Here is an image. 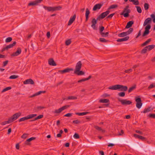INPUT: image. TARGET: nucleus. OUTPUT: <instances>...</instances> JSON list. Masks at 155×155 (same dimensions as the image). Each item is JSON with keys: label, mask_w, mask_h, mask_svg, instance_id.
<instances>
[{"label": "nucleus", "mask_w": 155, "mask_h": 155, "mask_svg": "<svg viewBox=\"0 0 155 155\" xmlns=\"http://www.w3.org/2000/svg\"><path fill=\"white\" fill-rule=\"evenodd\" d=\"M152 22L151 18H148L145 20L143 26H146L145 28V30L142 34V36L144 37L150 33L149 30L151 28V25H150Z\"/></svg>", "instance_id": "obj_1"}, {"label": "nucleus", "mask_w": 155, "mask_h": 155, "mask_svg": "<svg viewBox=\"0 0 155 155\" xmlns=\"http://www.w3.org/2000/svg\"><path fill=\"white\" fill-rule=\"evenodd\" d=\"M21 114L20 112H18L14 114L12 117L8 118V121H5L2 123L1 124V125H4L6 124L11 123L14 120L17 119L21 115Z\"/></svg>", "instance_id": "obj_2"}, {"label": "nucleus", "mask_w": 155, "mask_h": 155, "mask_svg": "<svg viewBox=\"0 0 155 155\" xmlns=\"http://www.w3.org/2000/svg\"><path fill=\"white\" fill-rule=\"evenodd\" d=\"M44 8L47 10L48 12H53L56 11H58L61 10L62 7L60 6L55 7H48L47 6H44Z\"/></svg>", "instance_id": "obj_3"}, {"label": "nucleus", "mask_w": 155, "mask_h": 155, "mask_svg": "<svg viewBox=\"0 0 155 155\" xmlns=\"http://www.w3.org/2000/svg\"><path fill=\"white\" fill-rule=\"evenodd\" d=\"M128 6H127L124 8L122 13L121 14V15H123L125 18L128 17L129 16V14L130 12V10L128 9Z\"/></svg>", "instance_id": "obj_4"}, {"label": "nucleus", "mask_w": 155, "mask_h": 155, "mask_svg": "<svg viewBox=\"0 0 155 155\" xmlns=\"http://www.w3.org/2000/svg\"><path fill=\"white\" fill-rule=\"evenodd\" d=\"M110 12V11L107 10V11L102 13L97 17V20H100L101 19L104 18L109 14Z\"/></svg>", "instance_id": "obj_5"}, {"label": "nucleus", "mask_w": 155, "mask_h": 155, "mask_svg": "<svg viewBox=\"0 0 155 155\" xmlns=\"http://www.w3.org/2000/svg\"><path fill=\"white\" fill-rule=\"evenodd\" d=\"M135 101L137 102L136 107L138 109L140 108L142 105V103L141 98L139 97H135Z\"/></svg>", "instance_id": "obj_6"}, {"label": "nucleus", "mask_w": 155, "mask_h": 155, "mask_svg": "<svg viewBox=\"0 0 155 155\" xmlns=\"http://www.w3.org/2000/svg\"><path fill=\"white\" fill-rule=\"evenodd\" d=\"M104 29V26H101L99 27V31L100 35H101V36L102 37H106L108 36L109 34L108 32H106L104 33L103 32V31Z\"/></svg>", "instance_id": "obj_7"}, {"label": "nucleus", "mask_w": 155, "mask_h": 155, "mask_svg": "<svg viewBox=\"0 0 155 155\" xmlns=\"http://www.w3.org/2000/svg\"><path fill=\"white\" fill-rule=\"evenodd\" d=\"M118 101L123 105H130L132 103L131 101L127 100L126 99H120V98H118Z\"/></svg>", "instance_id": "obj_8"}, {"label": "nucleus", "mask_w": 155, "mask_h": 155, "mask_svg": "<svg viewBox=\"0 0 155 155\" xmlns=\"http://www.w3.org/2000/svg\"><path fill=\"white\" fill-rule=\"evenodd\" d=\"M69 107V106L68 105L64 106L61 107L58 109L55 110L54 111V113L56 114L60 113H61L63 110L67 109V108Z\"/></svg>", "instance_id": "obj_9"}, {"label": "nucleus", "mask_w": 155, "mask_h": 155, "mask_svg": "<svg viewBox=\"0 0 155 155\" xmlns=\"http://www.w3.org/2000/svg\"><path fill=\"white\" fill-rule=\"evenodd\" d=\"M74 69L72 68H67L63 70H59L58 71V72L61 74H63L69 72L71 71H73Z\"/></svg>", "instance_id": "obj_10"}, {"label": "nucleus", "mask_w": 155, "mask_h": 155, "mask_svg": "<svg viewBox=\"0 0 155 155\" xmlns=\"http://www.w3.org/2000/svg\"><path fill=\"white\" fill-rule=\"evenodd\" d=\"M16 43V41H14L12 44H10L6 47H5V48H4L2 49V51L3 52L5 50H7L8 49L11 48H12L14 46H15Z\"/></svg>", "instance_id": "obj_11"}, {"label": "nucleus", "mask_w": 155, "mask_h": 155, "mask_svg": "<svg viewBox=\"0 0 155 155\" xmlns=\"http://www.w3.org/2000/svg\"><path fill=\"white\" fill-rule=\"evenodd\" d=\"M82 64L81 61H79L76 64L74 71H78L80 70L82 67Z\"/></svg>", "instance_id": "obj_12"}, {"label": "nucleus", "mask_w": 155, "mask_h": 155, "mask_svg": "<svg viewBox=\"0 0 155 155\" xmlns=\"http://www.w3.org/2000/svg\"><path fill=\"white\" fill-rule=\"evenodd\" d=\"M97 19H95V18H93L92 21H91V23H92V25H91V27L94 30H97V27H96V24L97 23Z\"/></svg>", "instance_id": "obj_13"}, {"label": "nucleus", "mask_w": 155, "mask_h": 155, "mask_svg": "<svg viewBox=\"0 0 155 155\" xmlns=\"http://www.w3.org/2000/svg\"><path fill=\"white\" fill-rule=\"evenodd\" d=\"M118 89L121 91H126L127 90V87L126 86L118 84Z\"/></svg>", "instance_id": "obj_14"}, {"label": "nucleus", "mask_w": 155, "mask_h": 155, "mask_svg": "<svg viewBox=\"0 0 155 155\" xmlns=\"http://www.w3.org/2000/svg\"><path fill=\"white\" fill-rule=\"evenodd\" d=\"M103 5V3H99L96 4L94 7L93 10L94 11H96L97 9H100Z\"/></svg>", "instance_id": "obj_15"}, {"label": "nucleus", "mask_w": 155, "mask_h": 155, "mask_svg": "<svg viewBox=\"0 0 155 155\" xmlns=\"http://www.w3.org/2000/svg\"><path fill=\"white\" fill-rule=\"evenodd\" d=\"M21 52V49L20 48H18L16 51L13 53L12 55V56H16L20 54Z\"/></svg>", "instance_id": "obj_16"}, {"label": "nucleus", "mask_w": 155, "mask_h": 155, "mask_svg": "<svg viewBox=\"0 0 155 155\" xmlns=\"http://www.w3.org/2000/svg\"><path fill=\"white\" fill-rule=\"evenodd\" d=\"M76 17L75 14H74L72 17H71L68 23V25H71L74 21Z\"/></svg>", "instance_id": "obj_17"}, {"label": "nucleus", "mask_w": 155, "mask_h": 155, "mask_svg": "<svg viewBox=\"0 0 155 155\" xmlns=\"http://www.w3.org/2000/svg\"><path fill=\"white\" fill-rule=\"evenodd\" d=\"M46 92V91H40L39 92H37V93H35V94H33L32 95L29 96L28 97V98H31L35 97L37 96L39 94H40L41 93H45Z\"/></svg>", "instance_id": "obj_18"}, {"label": "nucleus", "mask_w": 155, "mask_h": 155, "mask_svg": "<svg viewBox=\"0 0 155 155\" xmlns=\"http://www.w3.org/2000/svg\"><path fill=\"white\" fill-rule=\"evenodd\" d=\"M23 84H34V82L32 79H27L24 81Z\"/></svg>", "instance_id": "obj_19"}, {"label": "nucleus", "mask_w": 155, "mask_h": 155, "mask_svg": "<svg viewBox=\"0 0 155 155\" xmlns=\"http://www.w3.org/2000/svg\"><path fill=\"white\" fill-rule=\"evenodd\" d=\"M129 38V36H127L122 38L118 39L117 40V41L118 42L124 41H127Z\"/></svg>", "instance_id": "obj_20"}, {"label": "nucleus", "mask_w": 155, "mask_h": 155, "mask_svg": "<svg viewBox=\"0 0 155 155\" xmlns=\"http://www.w3.org/2000/svg\"><path fill=\"white\" fill-rule=\"evenodd\" d=\"M90 12L89 10L87 8L86 10V13H85V21H87L88 20L89 18V15L90 13Z\"/></svg>", "instance_id": "obj_21"}, {"label": "nucleus", "mask_w": 155, "mask_h": 155, "mask_svg": "<svg viewBox=\"0 0 155 155\" xmlns=\"http://www.w3.org/2000/svg\"><path fill=\"white\" fill-rule=\"evenodd\" d=\"M48 64L52 66H56L57 65L56 64L52 58H50L49 59Z\"/></svg>", "instance_id": "obj_22"}, {"label": "nucleus", "mask_w": 155, "mask_h": 155, "mask_svg": "<svg viewBox=\"0 0 155 155\" xmlns=\"http://www.w3.org/2000/svg\"><path fill=\"white\" fill-rule=\"evenodd\" d=\"M134 23V22L133 21H129L127 23V24L125 27V28H130L132 26V25Z\"/></svg>", "instance_id": "obj_23"}, {"label": "nucleus", "mask_w": 155, "mask_h": 155, "mask_svg": "<svg viewBox=\"0 0 155 155\" xmlns=\"http://www.w3.org/2000/svg\"><path fill=\"white\" fill-rule=\"evenodd\" d=\"M108 89L111 90H118V84L112 85L108 87Z\"/></svg>", "instance_id": "obj_24"}, {"label": "nucleus", "mask_w": 155, "mask_h": 155, "mask_svg": "<svg viewBox=\"0 0 155 155\" xmlns=\"http://www.w3.org/2000/svg\"><path fill=\"white\" fill-rule=\"evenodd\" d=\"M74 74L78 75H82L84 74L85 73L84 71H82L79 70L78 71H74Z\"/></svg>", "instance_id": "obj_25"}, {"label": "nucleus", "mask_w": 155, "mask_h": 155, "mask_svg": "<svg viewBox=\"0 0 155 155\" xmlns=\"http://www.w3.org/2000/svg\"><path fill=\"white\" fill-rule=\"evenodd\" d=\"M36 138L35 137H31L26 140V141L25 142V144L27 145H28L29 144V142L31 141L32 140H34Z\"/></svg>", "instance_id": "obj_26"}, {"label": "nucleus", "mask_w": 155, "mask_h": 155, "mask_svg": "<svg viewBox=\"0 0 155 155\" xmlns=\"http://www.w3.org/2000/svg\"><path fill=\"white\" fill-rule=\"evenodd\" d=\"M91 78V75H90L89 77L86 78H83L81 80H79L78 81V83H81L82 82L84 81L89 80Z\"/></svg>", "instance_id": "obj_27"}, {"label": "nucleus", "mask_w": 155, "mask_h": 155, "mask_svg": "<svg viewBox=\"0 0 155 155\" xmlns=\"http://www.w3.org/2000/svg\"><path fill=\"white\" fill-rule=\"evenodd\" d=\"M45 107L42 106H38L34 107V110L36 112H38L40 110L45 108Z\"/></svg>", "instance_id": "obj_28"}, {"label": "nucleus", "mask_w": 155, "mask_h": 155, "mask_svg": "<svg viewBox=\"0 0 155 155\" xmlns=\"http://www.w3.org/2000/svg\"><path fill=\"white\" fill-rule=\"evenodd\" d=\"M77 99V97H76L74 96H69L68 97L64 99V100H76Z\"/></svg>", "instance_id": "obj_29"}, {"label": "nucleus", "mask_w": 155, "mask_h": 155, "mask_svg": "<svg viewBox=\"0 0 155 155\" xmlns=\"http://www.w3.org/2000/svg\"><path fill=\"white\" fill-rule=\"evenodd\" d=\"M99 102L100 103H109L110 101L109 100L106 99H100L99 101Z\"/></svg>", "instance_id": "obj_30"}, {"label": "nucleus", "mask_w": 155, "mask_h": 155, "mask_svg": "<svg viewBox=\"0 0 155 155\" xmlns=\"http://www.w3.org/2000/svg\"><path fill=\"white\" fill-rule=\"evenodd\" d=\"M44 117V115L42 114L40 115L39 116H38L37 117L35 118V119L33 120H30V121H35L36 120H37L39 119H40L42 118H43Z\"/></svg>", "instance_id": "obj_31"}, {"label": "nucleus", "mask_w": 155, "mask_h": 155, "mask_svg": "<svg viewBox=\"0 0 155 155\" xmlns=\"http://www.w3.org/2000/svg\"><path fill=\"white\" fill-rule=\"evenodd\" d=\"M89 113V112H83L81 113H76L75 114L79 116H83L86 114H87Z\"/></svg>", "instance_id": "obj_32"}, {"label": "nucleus", "mask_w": 155, "mask_h": 155, "mask_svg": "<svg viewBox=\"0 0 155 155\" xmlns=\"http://www.w3.org/2000/svg\"><path fill=\"white\" fill-rule=\"evenodd\" d=\"M94 127L95 129L101 131L103 133L105 131L104 130H103L101 127L98 126H94Z\"/></svg>", "instance_id": "obj_33"}, {"label": "nucleus", "mask_w": 155, "mask_h": 155, "mask_svg": "<svg viewBox=\"0 0 155 155\" xmlns=\"http://www.w3.org/2000/svg\"><path fill=\"white\" fill-rule=\"evenodd\" d=\"M37 116L36 114H31L27 115L26 117L27 119H30Z\"/></svg>", "instance_id": "obj_34"}, {"label": "nucleus", "mask_w": 155, "mask_h": 155, "mask_svg": "<svg viewBox=\"0 0 155 155\" xmlns=\"http://www.w3.org/2000/svg\"><path fill=\"white\" fill-rule=\"evenodd\" d=\"M127 35L126 32H123L120 33L118 35V36L119 37H122L126 36Z\"/></svg>", "instance_id": "obj_35"}, {"label": "nucleus", "mask_w": 155, "mask_h": 155, "mask_svg": "<svg viewBox=\"0 0 155 155\" xmlns=\"http://www.w3.org/2000/svg\"><path fill=\"white\" fill-rule=\"evenodd\" d=\"M129 1L133 2V4L135 5H138L139 4V2L138 0H129Z\"/></svg>", "instance_id": "obj_36"}, {"label": "nucleus", "mask_w": 155, "mask_h": 155, "mask_svg": "<svg viewBox=\"0 0 155 155\" xmlns=\"http://www.w3.org/2000/svg\"><path fill=\"white\" fill-rule=\"evenodd\" d=\"M118 7L117 5H110V7L108 8V10L109 11L110 9L115 8Z\"/></svg>", "instance_id": "obj_37"}, {"label": "nucleus", "mask_w": 155, "mask_h": 155, "mask_svg": "<svg viewBox=\"0 0 155 155\" xmlns=\"http://www.w3.org/2000/svg\"><path fill=\"white\" fill-rule=\"evenodd\" d=\"M151 41V39L150 38L146 41L145 42L141 45V46H143L147 45L149 42Z\"/></svg>", "instance_id": "obj_38"}, {"label": "nucleus", "mask_w": 155, "mask_h": 155, "mask_svg": "<svg viewBox=\"0 0 155 155\" xmlns=\"http://www.w3.org/2000/svg\"><path fill=\"white\" fill-rule=\"evenodd\" d=\"M133 31V28H130L127 31H126L127 35H130Z\"/></svg>", "instance_id": "obj_39"}, {"label": "nucleus", "mask_w": 155, "mask_h": 155, "mask_svg": "<svg viewBox=\"0 0 155 155\" xmlns=\"http://www.w3.org/2000/svg\"><path fill=\"white\" fill-rule=\"evenodd\" d=\"M155 47V45H149L147 46V49H148L149 51L153 49Z\"/></svg>", "instance_id": "obj_40"}, {"label": "nucleus", "mask_w": 155, "mask_h": 155, "mask_svg": "<svg viewBox=\"0 0 155 155\" xmlns=\"http://www.w3.org/2000/svg\"><path fill=\"white\" fill-rule=\"evenodd\" d=\"M99 41L101 42H107L108 41V40H106L103 38H99Z\"/></svg>", "instance_id": "obj_41"}, {"label": "nucleus", "mask_w": 155, "mask_h": 155, "mask_svg": "<svg viewBox=\"0 0 155 155\" xmlns=\"http://www.w3.org/2000/svg\"><path fill=\"white\" fill-rule=\"evenodd\" d=\"M151 110V107H148L147 108H145L144 109L143 112L144 113H145L148 112H150Z\"/></svg>", "instance_id": "obj_42"}, {"label": "nucleus", "mask_w": 155, "mask_h": 155, "mask_svg": "<svg viewBox=\"0 0 155 155\" xmlns=\"http://www.w3.org/2000/svg\"><path fill=\"white\" fill-rule=\"evenodd\" d=\"M136 88V86H132L130 87L129 89L128 90V93H130L132 91H133Z\"/></svg>", "instance_id": "obj_43"}, {"label": "nucleus", "mask_w": 155, "mask_h": 155, "mask_svg": "<svg viewBox=\"0 0 155 155\" xmlns=\"http://www.w3.org/2000/svg\"><path fill=\"white\" fill-rule=\"evenodd\" d=\"M147 46L144 47L141 51V53L145 54L147 52Z\"/></svg>", "instance_id": "obj_44"}, {"label": "nucleus", "mask_w": 155, "mask_h": 155, "mask_svg": "<svg viewBox=\"0 0 155 155\" xmlns=\"http://www.w3.org/2000/svg\"><path fill=\"white\" fill-rule=\"evenodd\" d=\"M12 88L11 87H7L4 89L2 91V92L3 93L4 92L6 91H8V90L11 89Z\"/></svg>", "instance_id": "obj_45"}, {"label": "nucleus", "mask_w": 155, "mask_h": 155, "mask_svg": "<svg viewBox=\"0 0 155 155\" xmlns=\"http://www.w3.org/2000/svg\"><path fill=\"white\" fill-rule=\"evenodd\" d=\"M28 120V119H27V117L26 116V117H22V118L18 120V121H19V122H21V121H25V120Z\"/></svg>", "instance_id": "obj_46"}, {"label": "nucleus", "mask_w": 155, "mask_h": 155, "mask_svg": "<svg viewBox=\"0 0 155 155\" xmlns=\"http://www.w3.org/2000/svg\"><path fill=\"white\" fill-rule=\"evenodd\" d=\"M18 76L17 75H13L9 77V79H15L17 78H18Z\"/></svg>", "instance_id": "obj_47"}, {"label": "nucleus", "mask_w": 155, "mask_h": 155, "mask_svg": "<svg viewBox=\"0 0 155 155\" xmlns=\"http://www.w3.org/2000/svg\"><path fill=\"white\" fill-rule=\"evenodd\" d=\"M118 95L120 97H123L125 95V93L124 92H122L118 93Z\"/></svg>", "instance_id": "obj_48"}, {"label": "nucleus", "mask_w": 155, "mask_h": 155, "mask_svg": "<svg viewBox=\"0 0 155 155\" xmlns=\"http://www.w3.org/2000/svg\"><path fill=\"white\" fill-rule=\"evenodd\" d=\"M136 7L137 8V12L139 13H141L142 12V10H141V8L140 7L138 6H136Z\"/></svg>", "instance_id": "obj_49"}, {"label": "nucleus", "mask_w": 155, "mask_h": 155, "mask_svg": "<svg viewBox=\"0 0 155 155\" xmlns=\"http://www.w3.org/2000/svg\"><path fill=\"white\" fill-rule=\"evenodd\" d=\"M149 7V5L148 4L145 3L144 4V8L146 10H147Z\"/></svg>", "instance_id": "obj_50"}, {"label": "nucleus", "mask_w": 155, "mask_h": 155, "mask_svg": "<svg viewBox=\"0 0 155 155\" xmlns=\"http://www.w3.org/2000/svg\"><path fill=\"white\" fill-rule=\"evenodd\" d=\"M12 40V38L11 37H8L5 39V42H9L11 41Z\"/></svg>", "instance_id": "obj_51"}, {"label": "nucleus", "mask_w": 155, "mask_h": 155, "mask_svg": "<svg viewBox=\"0 0 155 155\" xmlns=\"http://www.w3.org/2000/svg\"><path fill=\"white\" fill-rule=\"evenodd\" d=\"M71 43V39H68L67 40L65 41V44L67 45H70Z\"/></svg>", "instance_id": "obj_52"}, {"label": "nucleus", "mask_w": 155, "mask_h": 155, "mask_svg": "<svg viewBox=\"0 0 155 155\" xmlns=\"http://www.w3.org/2000/svg\"><path fill=\"white\" fill-rule=\"evenodd\" d=\"M73 137L75 139H78L80 137L79 134L77 133H75Z\"/></svg>", "instance_id": "obj_53"}, {"label": "nucleus", "mask_w": 155, "mask_h": 155, "mask_svg": "<svg viewBox=\"0 0 155 155\" xmlns=\"http://www.w3.org/2000/svg\"><path fill=\"white\" fill-rule=\"evenodd\" d=\"M73 123L74 124H78L81 123V121L78 120H74L73 121Z\"/></svg>", "instance_id": "obj_54"}, {"label": "nucleus", "mask_w": 155, "mask_h": 155, "mask_svg": "<svg viewBox=\"0 0 155 155\" xmlns=\"http://www.w3.org/2000/svg\"><path fill=\"white\" fill-rule=\"evenodd\" d=\"M35 5H36L35 1L34 2H31L28 4V6Z\"/></svg>", "instance_id": "obj_55"}, {"label": "nucleus", "mask_w": 155, "mask_h": 155, "mask_svg": "<svg viewBox=\"0 0 155 155\" xmlns=\"http://www.w3.org/2000/svg\"><path fill=\"white\" fill-rule=\"evenodd\" d=\"M148 116L150 117L155 118V114H149L148 115Z\"/></svg>", "instance_id": "obj_56"}, {"label": "nucleus", "mask_w": 155, "mask_h": 155, "mask_svg": "<svg viewBox=\"0 0 155 155\" xmlns=\"http://www.w3.org/2000/svg\"><path fill=\"white\" fill-rule=\"evenodd\" d=\"M115 14L114 13H112V14H110V15H109L107 17V18H111Z\"/></svg>", "instance_id": "obj_57"}, {"label": "nucleus", "mask_w": 155, "mask_h": 155, "mask_svg": "<svg viewBox=\"0 0 155 155\" xmlns=\"http://www.w3.org/2000/svg\"><path fill=\"white\" fill-rule=\"evenodd\" d=\"M27 136V134L25 133L23 134L21 136V137L22 138L25 139Z\"/></svg>", "instance_id": "obj_58"}, {"label": "nucleus", "mask_w": 155, "mask_h": 155, "mask_svg": "<svg viewBox=\"0 0 155 155\" xmlns=\"http://www.w3.org/2000/svg\"><path fill=\"white\" fill-rule=\"evenodd\" d=\"M124 132L123 130H121V132L117 134L118 136H122L124 134Z\"/></svg>", "instance_id": "obj_59"}, {"label": "nucleus", "mask_w": 155, "mask_h": 155, "mask_svg": "<svg viewBox=\"0 0 155 155\" xmlns=\"http://www.w3.org/2000/svg\"><path fill=\"white\" fill-rule=\"evenodd\" d=\"M8 60H6L5 61L3 62V66L4 67H5L6 66V65L8 64Z\"/></svg>", "instance_id": "obj_60"}, {"label": "nucleus", "mask_w": 155, "mask_h": 155, "mask_svg": "<svg viewBox=\"0 0 155 155\" xmlns=\"http://www.w3.org/2000/svg\"><path fill=\"white\" fill-rule=\"evenodd\" d=\"M43 1V0H35V2L36 4V5H37L38 3H40L41 2Z\"/></svg>", "instance_id": "obj_61"}, {"label": "nucleus", "mask_w": 155, "mask_h": 155, "mask_svg": "<svg viewBox=\"0 0 155 155\" xmlns=\"http://www.w3.org/2000/svg\"><path fill=\"white\" fill-rule=\"evenodd\" d=\"M132 69H130L128 70H125L124 72L126 73H129L130 72H132Z\"/></svg>", "instance_id": "obj_62"}, {"label": "nucleus", "mask_w": 155, "mask_h": 155, "mask_svg": "<svg viewBox=\"0 0 155 155\" xmlns=\"http://www.w3.org/2000/svg\"><path fill=\"white\" fill-rule=\"evenodd\" d=\"M72 114L71 113H68L66 114H65L64 116V117H71L72 116Z\"/></svg>", "instance_id": "obj_63"}, {"label": "nucleus", "mask_w": 155, "mask_h": 155, "mask_svg": "<svg viewBox=\"0 0 155 155\" xmlns=\"http://www.w3.org/2000/svg\"><path fill=\"white\" fill-rule=\"evenodd\" d=\"M141 35V30H140L139 31V32L137 35L136 37V38H137L139 36H140Z\"/></svg>", "instance_id": "obj_64"}]
</instances>
